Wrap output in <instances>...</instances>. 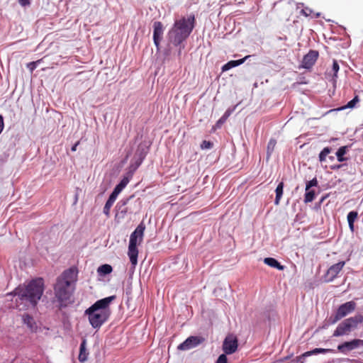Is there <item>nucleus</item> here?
I'll use <instances>...</instances> for the list:
<instances>
[{
    "label": "nucleus",
    "instance_id": "a878e982",
    "mask_svg": "<svg viewBox=\"0 0 363 363\" xmlns=\"http://www.w3.org/2000/svg\"><path fill=\"white\" fill-rule=\"evenodd\" d=\"M347 146H342V147H340L337 150V151L336 152V156H337L338 162H344L347 160L345 157H344V155L347 152Z\"/></svg>",
    "mask_w": 363,
    "mask_h": 363
},
{
    "label": "nucleus",
    "instance_id": "393cba45",
    "mask_svg": "<svg viewBox=\"0 0 363 363\" xmlns=\"http://www.w3.org/2000/svg\"><path fill=\"white\" fill-rule=\"evenodd\" d=\"M283 189H284V182H280L276 188V197H275V204L278 205L280 202L281 196L283 195Z\"/></svg>",
    "mask_w": 363,
    "mask_h": 363
},
{
    "label": "nucleus",
    "instance_id": "e433bc0d",
    "mask_svg": "<svg viewBox=\"0 0 363 363\" xmlns=\"http://www.w3.org/2000/svg\"><path fill=\"white\" fill-rule=\"evenodd\" d=\"M301 13L303 16H305L308 17V16H311V14L313 13V11H312L310 8H308V7H306V8H304V9H303L301 10Z\"/></svg>",
    "mask_w": 363,
    "mask_h": 363
},
{
    "label": "nucleus",
    "instance_id": "423d86ee",
    "mask_svg": "<svg viewBox=\"0 0 363 363\" xmlns=\"http://www.w3.org/2000/svg\"><path fill=\"white\" fill-rule=\"evenodd\" d=\"M356 306L357 304L353 301H347L341 304L336 310L335 315L331 316V323L334 324L343 318L346 317L347 315L352 313L353 311H354Z\"/></svg>",
    "mask_w": 363,
    "mask_h": 363
},
{
    "label": "nucleus",
    "instance_id": "f03ea898",
    "mask_svg": "<svg viewBox=\"0 0 363 363\" xmlns=\"http://www.w3.org/2000/svg\"><path fill=\"white\" fill-rule=\"evenodd\" d=\"M44 281L39 278L33 279L27 286H19L12 292L8 293L6 297L16 296V306L19 311L34 308L43 293Z\"/></svg>",
    "mask_w": 363,
    "mask_h": 363
},
{
    "label": "nucleus",
    "instance_id": "412c9836",
    "mask_svg": "<svg viewBox=\"0 0 363 363\" xmlns=\"http://www.w3.org/2000/svg\"><path fill=\"white\" fill-rule=\"evenodd\" d=\"M264 262L271 267L276 268L279 270H283L284 269V266L281 265L276 259L272 257L264 258Z\"/></svg>",
    "mask_w": 363,
    "mask_h": 363
},
{
    "label": "nucleus",
    "instance_id": "7ed1b4c3",
    "mask_svg": "<svg viewBox=\"0 0 363 363\" xmlns=\"http://www.w3.org/2000/svg\"><path fill=\"white\" fill-rule=\"evenodd\" d=\"M196 19L194 14L187 18L183 17L175 21L167 34L168 39L174 45L177 46L184 41L195 27Z\"/></svg>",
    "mask_w": 363,
    "mask_h": 363
},
{
    "label": "nucleus",
    "instance_id": "ea45409f",
    "mask_svg": "<svg viewBox=\"0 0 363 363\" xmlns=\"http://www.w3.org/2000/svg\"><path fill=\"white\" fill-rule=\"evenodd\" d=\"M18 1L22 6H29L30 4L29 0H18Z\"/></svg>",
    "mask_w": 363,
    "mask_h": 363
},
{
    "label": "nucleus",
    "instance_id": "6e6552de",
    "mask_svg": "<svg viewBox=\"0 0 363 363\" xmlns=\"http://www.w3.org/2000/svg\"><path fill=\"white\" fill-rule=\"evenodd\" d=\"M238 347V340L234 334L228 335L223 342V350L225 354L235 353Z\"/></svg>",
    "mask_w": 363,
    "mask_h": 363
},
{
    "label": "nucleus",
    "instance_id": "37998d69",
    "mask_svg": "<svg viewBox=\"0 0 363 363\" xmlns=\"http://www.w3.org/2000/svg\"><path fill=\"white\" fill-rule=\"evenodd\" d=\"M340 167H341V165H337V166L332 167V169H339Z\"/></svg>",
    "mask_w": 363,
    "mask_h": 363
},
{
    "label": "nucleus",
    "instance_id": "58836bf2",
    "mask_svg": "<svg viewBox=\"0 0 363 363\" xmlns=\"http://www.w3.org/2000/svg\"><path fill=\"white\" fill-rule=\"evenodd\" d=\"M339 70V65L336 60H333V71L334 72V75L336 76L337 72Z\"/></svg>",
    "mask_w": 363,
    "mask_h": 363
},
{
    "label": "nucleus",
    "instance_id": "72a5a7b5",
    "mask_svg": "<svg viewBox=\"0 0 363 363\" xmlns=\"http://www.w3.org/2000/svg\"><path fill=\"white\" fill-rule=\"evenodd\" d=\"M213 143H211V141H208V140H203L201 144V148L202 150L211 149L213 147Z\"/></svg>",
    "mask_w": 363,
    "mask_h": 363
},
{
    "label": "nucleus",
    "instance_id": "7c9ffc66",
    "mask_svg": "<svg viewBox=\"0 0 363 363\" xmlns=\"http://www.w3.org/2000/svg\"><path fill=\"white\" fill-rule=\"evenodd\" d=\"M276 145L277 140L274 138H271L267 144V153L268 157L271 156L272 153L273 152L275 148Z\"/></svg>",
    "mask_w": 363,
    "mask_h": 363
},
{
    "label": "nucleus",
    "instance_id": "9b49d317",
    "mask_svg": "<svg viewBox=\"0 0 363 363\" xmlns=\"http://www.w3.org/2000/svg\"><path fill=\"white\" fill-rule=\"evenodd\" d=\"M291 10L289 0H278L273 4L272 12L279 16L287 15Z\"/></svg>",
    "mask_w": 363,
    "mask_h": 363
},
{
    "label": "nucleus",
    "instance_id": "dca6fc26",
    "mask_svg": "<svg viewBox=\"0 0 363 363\" xmlns=\"http://www.w3.org/2000/svg\"><path fill=\"white\" fill-rule=\"evenodd\" d=\"M345 264V262L341 261L332 265L327 271L325 274V279L327 281H333L342 269Z\"/></svg>",
    "mask_w": 363,
    "mask_h": 363
},
{
    "label": "nucleus",
    "instance_id": "b1692460",
    "mask_svg": "<svg viewBox=\"0 0 363 363\" xmlns=\"http://www.w3.org/2000/svg\"><path fill=\"white\" fill-rule=\"evenodd\" d=\"M357 217H358V213L357 211H350L347 214V221H348L349 227L352 231L354 230V223L355 220L357 218Z\"/></svg>",
    "mask_w": 363,
    "mask_h": 363
},
{
    "label": "nucleus",
    "instance_id": "5701e85b",
    "mask_svg": "<svg viewBox=\"0 0 363 363\" xmlns=\"http://www.w3.org/2000/svg\"><path fill=\"white\" fill-rule=\"evenodd\" d=\"M128 178H123L118 184L116 186L112 194L118 196V195L121 192V191L126 186L128 183Z\"/></svg>",
    "mask_w": 363,
    "mask_h": 363
},
{
    "label": "nucleus",
    "instance_id": "4be33fe9",
    "mask_svg": "<svg viewBox=\"0 0 363 363\" xmlns=\"http://www.w3.org/2000/svg\"><path fill=\"white\" fill-rule=\"evenodd\" d=\"M23 323L27 325V326L32 330L34 331L36 328V323L30 315L28 314H25L23 315Z\"/></svg>",
    "mask_w": 363,
    "mask_h": 363
},
{
    "label": "nucleus",
    "instance_id": "4468645a",
    "mask_svg": "<svg viewBox=\"0 0 363 363\" xmlns=\"http://www.w3.org/2000/svg\"><path fill=\"white\" fill-rule=\"evenodd\" d=\"M164 26L160 21H155L153 23V41L157 50H160V43L164 34Z\"/></svg>",
    "mask_w": 363,
    "mask_h": 363
},
{
    "label": "nucleus",
    "instance_id": "c756f323",
    "mask_svg": "<svg viewBox=\"0 0 363 363\" xmlns=\"http://www.w3.org/2000/svg\"><path fill=\"white\" fill-rule=\"evenodd\" d=\"M315 191L310 190L306 191L305 196H304V202L306 203L312 202L315 199Z\"/></svg>",
    "mask_w": 363,
    "mask_h": 363
},
{
    "label": "nucleus",
    "instance_id": "0eeeda50",
    "mask_svg": "<svg viewBox=\"0 0 363 363\" xmlns=\"http://www.w3.org/2000/svg\"><path fill=\"white\" fill-rule=\"evenodd\" d=\"M116 298L115 296H111L96 301L92 306L88 308V312H93L96 314H110L108 306Z\"/></svg>",
    "mask_w": 363,
    "mask_h": 363
},
{
    "label": "nucleus",
    "instance_id": "f704fd0d",
    "mask_svg": "<svg viewBox=\"0 0 363 363\" xmlns=\"http://www.w3.org/2000/svg\"><path fill=\"white\" fill-rule=\"evenodd\" d=\"M40 62L41 60H37L35 62H32L28 63L27 67L31 72H33L38 66V65L40 64Z\"/></svg>",
    "mask_w": 363,
    "mask_h": 363
},
{
    "label": "nucleus",
    "instance_id": "cd10ccee",
    "mask_svg": "<svg viewBox=\"0 0 363 363\" xmlns=\"http://www.w3.org/2000/svg\"><path fill=\"white\" fill-rule=\"evenodd\" d=\"M233 110L228 109L223 116L216 122V126L220 128L231 115Z\"/></svg>",
    "mask_w": 363,
    "mask_h": 363
},
{
    "label": "nucleus",
    "instance_id": "f3484780",
    "mask_svg": "<svg viewBox=\"0 0 363 363\" xmlns=\"http://www.w3.org/2000/svg\"><path fill=\"white\" fill-rule=\"evenodd\" d=\"M129 199H126L125 201H121L122 204L120 205V203H118L116 206V208H118L117 212L116 213V218L117 219H123L128 213V208L125 206L127 204V202L128 201Z\"/></svg>",
    "mask_w": 363,
    "mask_h": 363
},
{
    "label": "nucleus",
    "instance_id": "39448f33",
    "mask_svg": "<svg viewBox=\"0 0 363 363\" xmlns=\"http://www.w3.org/2000/svg\"><path fill=\"white\" fill-rule=\"evenodd\" d=\"M363 323V315L356 314L349 318L345 319L338 324L333 332V337H340L349 335L357 328L358 325Z\"/></svg>",
    "mask_w": 363,
    "mask_h": 363
},
{
    "label": "nucleus",
    "instance_id": "a19ab883",
    "mask_svg": "<svg viewBox=\"0 0 363 363\" xmlns=\"http://www.w3.org/2000/svg\"><path fill=\"white\" fill-rule=\"evenodd\" d=\"M4 128V118L1 115H0V134L3 131Z\"/></svg>",
    "mask_w": 363,
    "mask_h": 363
},
{
    "label": "nucleus",
    "instance_id": "4c0bfd02",
    "mask_svg": "<svg viewBox=\"0 0 363 363\" xmlns=\"http://www.w3.org/2000/svg\"><path fill=\"white\" fill-rule=\"evenodd\" d=\"M146 155V152H141L139 155V158L138 161L136 162V167H139L140 164L143 162V160L145 159Z\"/></svg>",
    "mask_w": 363,
    "mask_h": 363
},
{
    "label": "nucleus",
    "instance_id": "6ab92c4d",
    "mask_svg": "<svg viewBox=\"0 0 363 363\" xmlns=\"http://www.w3.org/2000/svg\"><path fill=\"white\" fill-rule=\"evenodd\" d=\"M116 199L117 196L111 193L107 201L106 202L105 206L104 207V213L106 216V217L110 216L111 208L113 206L115 201L116 200Z\"/></svg>",
    "mask_w": 363,
    "mask_h": 363
},
{
    "label": "nucleus",
    "instance_id": "79ce46f5",
    "mask_svg": "<svg viewBox=\"0 0 363 363\" xmlns=\"http://www.w3.org/2000/svg\"><path fill=\"white\" fill-rule=\"evenodd\" d=\"M79 141H77V143H75V144L72 147L71 150H72V152L76 151V150H77V146L79 145Z\"/></svg>",
    "mask_w": 363,
    "mask_h": 363
},
{
    "label": "nucleus",
    "instance_id": "f8f14e48",
    "mask_svg": "<svg viewBox=\"0 0 363 363\" xmlns=\"http://www.w3.org/2000/svg\"><path fill=\"white\" fill-rule=\"evenodd\" d=\"M205 338L200 336H190L177 347L179 350H189L203 343Z\"/></svg>",
    "mask_w": 363,
    "mask_h": 363
},
{
    "label": "nucleus",
    "instance_id": "c9c22d12",
    "mask_svg": "<svg viewBox=\"0 0 363 363\" xmlns=\"http://www.w3.org/2000/svg\"><path fill=\"white\" fill-rule=\"evenodd\" d=\"M226 355L227 354H225V353L220 354L218 357L216 363H229Z\"/></svg>",
    "mask_w": 363,
    "mask_h": 363
},
{
    "label": "nucleus",
    "instance_id": "a211bd4d",
    "mask_svg": "<svg viewBox=\"0 0 363 363\" xmlns=\"http://www.w3.org/2000/svg\"><path fill=\"white\" fill-rule=\"evenodd\" d=\"M250 57V55H247L245 57H243L242 59H240V60H230V61H229L228 62H227L226 64H225L222 67V72L228 71V70H229L231 68H233L235 67H237L238 65H242Z\"/></svg>",
    "mask_w": 363,
    "mask_h": 363
},
{
    "label": "nucleus",
    "instance_id": "bb28decb",
    "mask_svg": "<svg viewBox=\"0 0 363 363\" xmlns=\"http://www.w3.org/2000/svg\"><path fill=\"white\" fill-rule=\"evenodd\" d=\"M112 270H113V269L111 265L105 264H102L101 266H100L98 268L97 272L99 274L106 275V274L111 273Z\"/></svg>",
    "mask_w": 363,
    "mask_h": 363
},
{
    "label": "nucleus",
    "instance_id": "c03bdc74",
    "mask_svg": "<svg viewBox=\"0 0 363 363\" xmlns=\"http://www.w3.org/2000/svg\"><path fill=\"white\" fill-rule=\"evenodd\" d=\"M329 158H330L331 160H334V157H333V156H330V157H329Z\"/></svg>",
    "mask_w": 363,
    "mask_h": 363
},
{
    "label": "nucleus",
    "instance_id": "9d476101",
    "mask_svg": "<svg viewBox=\"0 0 363 363\" xmlns=\"http://www.w3.org/2000/svg\"><path fill=\"white\" fill-rule=\"evenodd\" d=\"M359 347H363V340L353 339L350 341L344 342L337 345V350L342 354H347L348 352L354 350Z\"/></svg>",
    "mask_w": 363,
    "mask_h": 363
},
{
    "label": "nucleus",
    "instance_id": "1a4fd4ad",
    "mask_svg": "<svg viewBox=\"0 0 363 363\" xmlns=\"http://www.w3.org/2000/svg\"><path fill=\"white\" fill-rule=\"evenodd\" d=\"M85 315L88 316L89 323L95 329L100 328L109 317V314H96L88 312V310L85 311Z\"/></svg>",
    "mask_w": 363,
    "mask_h": 363
},
{
    "label": "nucleus",
    "instance_id": "aec40b11",
    "mask_svg": "<svg viewBox=\"0 0 363 363\" xmlns=\"http://www.w3.org/2000/svg\"><path fill=\"white\" fill-rule=\"evenodd\" d=\"M86 340L85 339H83L80 345L79 354L78 357L79 361L81 362H84L87 359V356L89 353L86 352Z\"/></svg>",
    "mask_w": 363,
    "mask_h": 363
},
{
    "label": "nucleus",
    "instance_id": "2eb2a0df",
    "mask_svg": "<svg viewBox=\"0 0 363 363\" xmlns=\"http://www.w3.org/2000/svg\"><path fill=\"white\" fill-rule=\"evenodd\" d=\"M333 350L332 349H324V348H315L311 351H308L304 352L300 356H297L296 358L293 359L292 363H303L305 362V358L311 355L318 354H325L328 352H333Z\"/></svg>",
    "mask_w": 363,
    "mask_h": 363
},
{
    "label": "nucleus",
    "instance_id": "a18cd8bd",
    "mask_svg": "<svg viewBox=\"0 0 363 363\" xmlns=\"http://www.w3.org/2000/svg\"><path fill=\"white\" fill-rule=\"evenodd\" d=\"M315 16H316V17H319V16H320V14H319V13H317Z\"/></svg>",
    "mask_w": 363,
    "mask_h": 363
},
{
    "label": "nucleus",
    "instance_id": "ddd939ff",
    "mask_svg": "<svg viewBox=\"0 0 363 363\" xmlns=\"http://www.w3.org/2000/svg\"><path fill=\"white\" fill-rule=\"evenodd\" d=\"M318 57L319 52L317 50H311L303 56L300 67L311 69L316 62Z\"/></svg>",
    "mask_w": 363,
    "mask_h": 363
},
{
    "label": "nucleus",
    "instance_id": "473e14b6",
    "mask_svg": "<svg viewBox=\"0 0 363 363\" xmlns=\"http://www.w3.org/2000/svg\"><path fill=\"white\" fill-rule=\"evenodd\" d=\"M318 185V180L315 177L313 178V179H311V181L308 182L306 183V191H308V189H310L311 187L313 186H316Z\"/></svg>",
    "mask_w": 363,
    "mask_h": 363
},
{
    "label": "nucleus",
    "instance_id": "c85d7f7f",
    "mask_svg": "<svg viewBox=\"0 0 363 363\" xmlns=\"http://www.w3.org/2000/svg\"><path fill=\"white\" fill-rule=\"evenodd\" d=\"M359 101V98L357 95H356L353 99L350 101L345 106L341 107L339 108V110H344L346 108H354L356 104Z\"/></svg>",
    "mask_w": 363,
    "mask_h": 363
},
{
    "label": "nucleus",
    "instance_id": "f257e3e1",
    "mask_svg": "<svg viewBox=\"0 0 363 363\" xmlns=\"http://www.w3.org/2000/svg\"><path fill=\"white\" fill-rule=\"evenodd\" d=\"M78 273L77 268L72 266L63 271L57 278L54 285L55 300L53 301L57 311H61L72 303L71 298L76 289Z\"/></svg>",
    "mask_w": 363,
    "mask_h": 363
},
{
    "label": "nucleus",
    "instance_id": "2f4dec72",
    "mask_svg": "<svg viewBox=\"0 0 363 363\" xmlns=\"http://www.w3.org/2000/svg\"><path fill=\"white\" fill-rule=\"evenodd\" d=\"M331 148L329 147H325L323 149V150L319 154V160L322 162L325 161L326 157L330 153Z\"/></svg>",
    "mask_w": 363,
    "mask_h": 363
},
{
    "label": "nucleus",
    "instance_id": "20e7f679",
    "mask_svg": "<svg viewBox=\"0 0 363 363\" xmlns=\"http://www.w3.org/2000/svg\"><path fill=\"white\" fill-rule=\"evenodd\" d=\"M145 229V225L141 223L137 226L135 230L130 236L128 255L130 258V261L133 266H135L138 263V250L137 248V245L142 242Z\"/></svg>",
    "mask_w": 363,
    "mask_h": 363
}]
</instances>
